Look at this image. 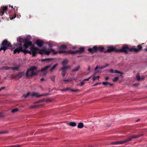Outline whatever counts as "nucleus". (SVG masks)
<instances>
[{
    "instance_id": "obj_1",
    "label": "nucleus",
    "mask_w": 147,
    "mask_h": 147,
    "mask_svg": "<svg viewBox=\"0 0 147 147\" xmlns=\"http://www.w3.org/2000/svg\"><path fill=\"white\" fill-rule=\"evenodd\" d=\"M25 39H26V41L25 42V44H24L23 47L25 49H26L29 46H32V42L29 41L31 39V36L28 35L26 36V38H25ZM11 49H14L13 51V53L14 54L16 53H19L22 51L25 54L28 53L32 54V56H35L38 52L40 54L46 55H49L50 53L56 54L58 53L57 51L53 49H43L39 50L38 48L34 47L33 46H31L30 51H28L26 49H23L22 45L20 43L17 45H15L12 47Z\"/></svg>"
},
{
    "instance_id": "obj_2",
    "label": "nucleus",
    "mask_w": 147,
    "mask_h": 147,
    "mask_svg": "<svg viewBox=\"0 0 147 147\" xmlns=\"http://www.w3.org/2000/svg\"><path fill=\"white\" fill-rule=\"evenodd\" d=\"M11 47V45L10 42H8L6 40H4L1 46L0 51L3 50L5 51L6 50L9 49V47Z\"/></svg>"
},
{
    "instance_id": "obj_3",
    "label": "nucleus",
    "mask_w": 147,
    "mask_h": 147,
    "mask_svg": "<svg viewBox=\"0 0 147 147\" xmlns=\"http://www.w3.org/2000/svg\"><path fill=\"white\" fill-rule=\"evenodd\" d=\"M36 68L35 67H33L27 70L26 73L27 77L31 76L36 74Z\"/></svg>"
},
{
    "instance_id": "obj_4",
    "label": "nucleus",
    "mask_w": 147,
    "mask_h": 147,
    "mask_svg": "<svg viewBox=\"0 0 147 147\" xmlns=\"http://www.w3.org/2000/svg\"><path fill=\"white\" fill-rule=\"evenodd\" d=\"M117 51H118V52H124L127 54L129 51H132V48H129L127 45H125L121 49H118Z\"/></svg>"
},
{
    "instance_id": "obj_5",
    "label": "nucleus",
    "mask_w": 147,
    "mask_h": 147,
    "mask_svg": "<svg viewBox=\"0 0 147 147\" xmlns=\"http://www.w3.org/2000/svg\"><path fill=\"white\" fill-rule=\"evenodd\" d=\"M57 65V64H56L54 65L52 67H51L50 65H49L45 67L44 68L42 69L40 71L42 72L45 75L47 73L46 70L48 68H49V70L51 71H53L54 69L56 68Z\"/></svg>"
},
{
    "instance_id": "obj_6",
    "label": "nucleus",
    "mask_w": 147,
    "mask_h": 147,
    "mask_svg": "<svg viewBox=\"0 0 147 147\" xmlns=\"http://www.w3.org/2000/svg\"><path fill=\"white\" fill-rule=\"evenodd\" d=\"M42 95H39L38 93L35 92L30 93L28 92L26 94H24L23 95V96L24 98H25L26 97L28 96H35L36 97H39L41 96Z\"/></svg>"
},
{
    "instance_id": "obj_7",
    "label": "nucleus",
    "mask_w": 147,
    "mask_h": 147,
    "mask_svg": "<svg viewBox=\"0 0 147 147\" xmlns=\"http://www.w3.org/2000/svg\"><path fill=\"white\" fill-rule=\"evenodd\" d=\"M84 48L82 47L80 48L78 51H73L70 50L67 51V53L71 54H74L78 52L80 53H82L84 51Z\"/></svg>"
},
{
    "instance_id": "obj_8",
    "label": "nucleus",
    "mask_w": 147,
    "mask_h": 147,
    "mask_svg": "<svg viewBox=\"0 0 147 147\" xmlns=\"http://www.w3.org/2000/svg\"><path fill=\"white\" fill-rule=\"evenodd\" d=\"M118 49H117L115 47L113 46H110L108 47L107 51L108 52H111V51H115L116 52H118L117 51Z\"/></svg>"
},
{
    "instance_id": "obj_9",
    "label": "nucleus",
    "mask_w": 147,
    "mask_h": 147,
    "mask_svg": "<svg viewBox=\"0 0 147 147\" xmlns=\"http://www.w3.org/2000/svg\"><path fill=\"white\" fill-rule=\"evenodd\" d=\"M88 50L91 53H93L97 51H98V49L96 46H94L92 48L89 49Z\"/></svg>"
},
{
    "instance_id": "obj_10",
    "label": "nucleus",
    "mask_w": 147,
    "mask_h": 147,
    "mask_svg": "<svg viewBox=\"0 0 147 147\" xmlns=\"http://www.w3.org/2000/svg\"><path fill=\"white\" fill-rule=\"evenodd\" d=\"M36 43L39 47H42L43 45V42L40 40H37Z\"/></svg>"
},
{
    "instance_id": "obj_11",
    "label": "nucleus",
    "mask_w": 147,
    "mask_h": 147,
    "mask_svg": "<svg viewBox=\"0 0 147 147\" xmlns=\"http://www.w3.org/2000/svg\"><path fill=\"white\" fill-rule=\"evenodd\" d=\"M138 49L134 48V47L132 48V52H138L140 50H141L142 49V47L140 45H139L137 46Z\"/></svg>"
},
{
    "instance_id": "obj_12",
    "label": "nucleus",
    "mask_w": 147,
    "mask_h": 147,
    "mask_svg": "<svg viewBox=\"0 0 147 147\" xmlns=\"http://www.w3.org/2000/svg\"><path fill=\"white\" fill-rule=\"evenodd\" d=\"M7 6H3L0 9V15L2 16L4 14L5 11L7 9Z\"/></svg>"
},
{
    "instance_id": "obj_13",
    "label": "nucleus",
    "mask_w": 147,
    "mask_h": 147,
    "mask_svg": "<svg viewBox=\"0 0 147 147\" xmlns=\"http://www.w3.org/2000/svg\"><path fill=\"white\" fill-rule=\"evenodd\" d=\"M109 72L110 73H118V74H122L123 73L117 70H114L113 69H110L109 70Z\"/></svg>"
},
{
    "instance_id": "obj_14",
    "label": "nucleus",
    "mask_w": 147,
    "mask_h": 147,
    "mask_svg": "<svg viewBox=\"0 0 147 147\" xmlns=\"http://www.w3.org/2000/svg\"><path fill=\"white\" fill-rule=\"evenodd\" d=\"M3 69L5 70H9V69H13V70H17L18 68L16 67H3Z\"/></svg>"
},
{
    "instance_id": "obj_15",
    "label": "nucleus",
    "mask_w": 147,
    "mask_h": 147,
    "mask_svg": "<svg viewBox=\"0 0 147 147\" xmlns=\"http://www.w3.org/2000/svg\"><path fill=\"white\" fill-rule=\"evenodd\" d=\"M67 125L72 127H74L76 126V123L75 122H70L67 123Z\"/></svg>"
},
{
    "instance_id": "obj_16",
    "label": "nucleus",
    "mask_w": 147,
    "mask_h": 147,
    "mask_svg": "<svg viewBox=\"0 0 147 147\" xmlns=\"http://www.w3.org/2000/svg\"><path fill=\"white\" fill-rule=\"evenodd\" d=\"M104 85H109L111 86H113V84L108 82H103L102 83Z\"/></svg>"
},
{
    "instance_id": "obj_17",
    "label": "nucleus",
    "mask_w": 147,
    "mask_h": 147,
    "mask_svg": "<svg viewBox=\"0 0 147 147\" xmlns=\"http://www.w3.org/2000/svg\"><path fill=\"white\" fill-rule=\"evenodd\" d=\"M18 40L19 42H24V44H25V42H26V39H25V38H20L18 39Z\"/></svg>"
},
{
    "instance_id": "obj_18",
    "label": "nucleus",
    "mask_w": 147,
    "mask_h": 147,
    "mask_svg": "<svg viewBox=\"0 0 147 147\" xmlns=\"http://www.w3.org/2000/svg\"><path fill=\"white\" fill-rule=\"evenodd\" d=\"M122 144V141H118V142H112L111 144Z\"/></svg>"
},
{
    "instance_id": "obj_19",
    "label": "nucleus",
    "mask_w": 147,
    "mask_h": 147,
    "mask_svg": "<svg viewBox=\"0 0 147 147\" xmlns=\"http://www.w3.org/2000/svg\"><path fill=\"white\" fill-rule=\"evenodd\" d=\"M64 69V68H62L61 69V70L62 71V74L63 77H64L65 76L66 74V70Z\"/></svg>"
},
{
    "instance_id": "obj_20",
    "label": "nucleus",
    "mask_w": 147,
    "mask_h": 147,
    "mask_svg": "<svg viewBox=\"0 0 147 147\" xmlns=\"http://www.w3.org/2000/svg\"><path fill=\"white\" fill-rule=\"evenodd\" d=\"M84 124L82 123L81 122L78 123V127L79 128H82L84 127Z\"/></svg>"
},
{
    "instance_id": "obj_21",
    "label": "nucleus",
    "mask_w": 147,
    "mask_h": 147,
    "mask_svg": "<svg viewBox=\"0 0 147 147\" xmlns=\"http://www.w3.org/2000/svg\"><path fill=\"white\" fill-rule=\"evenodd\" d=\"M131 138H128L125 140L122 141L123 144L129 142V141H131Z\"/></svg>"
},
{
    "instance_id": "obj_22",
    "label": "nucleus",
    "mask_w": 147,
    "mask_h": 147,
    "mask_svg": "<svg viewBox=\"0 0 147 147\" xmlns=\"http://www.w3.org/2000/svg\"><path fill=\"white\" fill-rule=\"evenodd\" d=\"M69 89L70 90H71L72 91H73V92H75V91H77L78 90H74L71 89H70L69 88H66V89H64L61 90V91H66L67 90H69Z\"/></svg>"
},
{
    "instance_id": "obj_23",
    "label": "nucleus",
    "mask_w": 147,
    "mask_h": 147,
    "mask_svg": "<svg viewBox=\"0 0 147 147\" xmlns=\"http://www.w3.org/2000/svg\"><path fill=\"white\" fill-rule=\"evenodd\" d=\"M68 61L67 59H64L62 62V64L63 65H64L66 64L68 62Z\"/></svg>"
},
{
    "instance_id": "obj_24",
    "label": "nucleus",
    "mask_w": 147,
    "mask_h": 147,
    "mask_svg": "<svg viewBox=\"0 0 147 147\" xmlns=\"http://www.w3.org/2000/svg\"><path fill=\"white\" fill-rule=\"evenodd\" d=\"M24 75V73L23 72L19 73L18 75L17 76L19 78H21L22 76Z\"/></svg>"
},
{
    "instance_id": "obj_25",
    "label": "nucleus",
    "mask_w": 147,
    "mask_h": 147,
    "mask_svg": "<svg viewBox=\"0 0 147 147\" xmlns=\"http://www.w3.org/2000/svg\"><path fill=\"white\" fill-rule=\"evenodd\" d=\"M80 66H78L76 68L72 70V71L73 72L77 71L79 70L80 69Z\"/></svg>"
},
{
    "instance_id": "obj_26",
    "label": "nucleus",
    "mask_w": 147,
    "mask_h": 147,
    "mask_svg": "<svg viewBox=\"0 0 147 147\" xmlns=\"http://www.w3.org/2000/svg\"><path fill=\"white\" fill-rule=\"evenodd\" d=\"M137 80L138 81L140 80V77L139 73H137L136 75Z\"/></svg>"
},
{
    "instance_id": "obj_27",
    "label": "nucleus",
    "mask_w": 147,
    "mask_h": 147,
    "mask_svg": "<svg viewBox=\"0 0 147 147\" xmlns=\"http://www.w3.org/2000/svg\"><path fill=\"white\" fill-rule=\"evenodd\" d=\"M93 75L94 76V77H93V80L94 81L95 80H96V78H97L98 80L99 79V78H100L99 76H97L95 77V74H94Z\"/></svg>"
},
{
    "instance_id": "obj_28",
    "label": "nucleus",
    "mask_w": 147,
    "mask_h": 147,
    "mask_svg": "<svg viewBox=\"0 0 147 147\" xmlns=\"http://www.w3.org/2000/svg\"><path fill=\"white\" fill-rule=\"evenodd\" d=\"M140 137V136L139 135H137L136 136H134L131 137H130L131 139L132 140L133 139L135 138H138Z\"/></svg>"
},
{
    "instance_id": "obj_29",
    "label": "nucleus",
    "mask_w": 147,
    "mask_h": 147,
    "mask_svg": "<svg viewBox=\"0 0 147 147\" xmlns=\"http://www.w3.org/2000/svg\"><path fill=\"white\" fill-rule=\"evenodd\" d=\"M18 110V109H15L12 110L11 112L12 113H15L17 112Z\"/></svg>"
},
{
    "instance_id": "obj_30",
    "label": "nucleus",
    "mask_w": 147,
    "mask_h": 147,
    "mask_svg": "<svg viewBox=\"0 0 147 147\" xmlns=\"http://www.w3.org/2000/svg\"><path fill=\"white\" fill-rule=\"evenodd\" d=\"M55 76H52L50 77V79L51 80L53 81V82H54L55 81Z\"/></svg>"
},
{
    "instance_id": "obj_31",
    "label": "nucleus",
    "mask_w": 147,
    "mask_h": 147,
    "mask_svg": "<svg viewBox=\"0 0 147 147\" xmlns=\"http://www.w3.org/2000/svg\"><path fill=\"white\" fill-rule=\"evenodd\" d=\"M98 51L100 50V51H102L104 49V47H102L100 46V47H98Z\"/></svg>"
},
{
    "instance_id": "obj_32",
    "label": "nucleus",
    "mask_w": 147,
    "mask_h": 147,
    "mask_svg": "<svg viewBox=\"0 0 147 147\" xmlns=\"http://www.w3.org/2000/svg\"><path fill=\"white\" fill-rule=\"evenodd\" d=\"M119 78L118 77H116L113 79V81L114 82H116L118 80Z\"/></svg>"
},
{
    "instance_id": "obj_33",
    "label": "nucleus",
    "mask_w": 147,
    "mask_h": 147,
    "mask_svg": "<svg viewBox=\"0 0 147 147\" xmlns=\"http://www.w3.org/2000/svg\"><path fill=\"white\" fill-rule=\"evenodd\" d=\"M71 66H67L64 67L63 68H64V69L66 70L67 69L71 68Z\"/></svg>"
},
{
    "instance_id": "obj_34",
    "label": "nucleus",
    "mask_w": 147,
    "mask_h": 147,
    "mask_svg": "<svg viewBox=\"0 0 147 147\" xmlns=\"http://www.w3.org/2000/svg\"><path fill=\"white\" fill-rule=\"evenodd\" d=\"M66 48V47L64 45H62L61 47L60 48L61 49H65Z\"/></svg>"
},
{
    "instance_id": "obj_35",
    "label": "nucleus",
    "mask_w": 147,
    "mask_h": 147,
    "mask_svg": "<svg viewBox=\"0 0 147 147\" xmlns=\"http://www.w3.org/2000/svg\"><path fill=\"white\" fill-rule=\"evenodd\" d=\"M48 45L50 47H52L53 46V45L52 42H49Z\"/></svg>"
},
{
    "instance_id": "obj_36",
    "label": "nucleus",
    "mask_w": 147,
    "mask_h": 147,
    "mask_svg": "<svg viewBox=\"0 0 147 147\" xmlns=\"http://www.w3.org/2000/svg\"><path fill=\"white\" fill-rule=\"evenodd\" d=\"M101 83H102L101 82H100V83L97 82V83H96L93 86H96L98 85H99V84H101Z\"/></svg>"
},
{
    "instance_id": "obj_37",
    "label": "nucleus",
    "mask_w": 147,
    "mask_h": 147,
    "mask_svg": "<svg viewBox=\"0 0 147 147\" xmlns=\"http://www.w3.org/2000/svg\"><path fill=\"white\" fill-rule=\"evenodd\" d=\"M84 81H83L80 82V85L81 86H82L83 85H84Z\"/></svg>"
},
{
    "instance_id": "obj_38",
    "label": "nucleus",
    "mask_w": 147,
    "mask_h": 147,
    "mask_svg": "<svg viewBox=\"0 0 147 147\" xmlns=\"http://www.w3.org/2000/svg\"><path fill=\"white\" fill-rule=\"evenodd\" d=\"M45 101L46 102H50L51 101V100L50 98L47 99Z\"/></svg>"
},
{
    "instance_id": "obj_39",
    "label": "nucleus",
    "mask_w": 147,
    "mask_h": 147,
    "mask_svg": "<svg viewBox=\"0 0 147 147\" xmlns=\"http://www.w3.org/2000/svg\"><path fill=\"white\" fill-rule=\"evenodd\" d=\"M108 65H109L108 64H107L106 66H102V67H100V69H102L103 68H105V67H106L107 66H108Z\"/></svg>"
},
{
    "instance_id": "obj_40",
    "label": "nucleus",
    "mask_w": 147,
    "mask_h": 147,
    "mask_svg": "<svg viewBox=\"0 0 147 147\" xmlns=\"http://www.w3.org/2000/svg\"><path fill=\"white\" fill-rule=\"evenodd\" d=\"M144 78H145L144 76L140 78V80H142V81L143 80H144Z\"/></svg>"
},
{
    "instance_id": "obj_41",
    "label": "nucleus",
    "mask_w": 147,
    "mask_h": 147,
    "mask_svg": "<svg viewBox=\"0 0 147 147\" xmlns=\"http://www.w3.org/2000/svg\"><path fill=\"white\" fill-rule=\"evenodd\" d=\"M36 107L35 106H31L30 107L31 108L33 109V108H34Z\"/></svg>"
},
{
    "instance_id": "obj_42",
    "label": "nucleus",
    "mask_w": 147,
    "mask_h": 147,
    "mask_svg": "<svg viewBox=\"0 0 147 147\" xmlns=\"http://www.w3.org/2000/svg\"><path fill=\"white\" fill-rule=\"evenodd\" d=\"M99 68V67H98V66H96V67L95 68V70H97L98 68Z\"/></svg>"
},
{
    "instance_id": "obj_43",
    "label": "nucleus",
    "mask_w": 147,
    "mask_h": 147,
    "mask_svg": "<svg viewBox=\"0 0 147 147\" xmlns=\"http://www.w3.org/2000/svg\"><path fill=\"white\" fill-rule=\"evenodd\" d=\"M21 16H20V14H19V15H17V17L18 18H19Z\"/></svg>"
},
{
    "instance_id": "obj_44",
    "label": "nucleus",
    "mask_w": 147,
    "mask_h": 147,
    "mask_svg": "<svg viewBox=\"0 0 147 147\" xmlns=\"http://www.w3.org/2000/svg\"><path fill=\"white\" fill-rule=\"evenodd\" d=\"M49 59H42V61H46L47 60H49Z\"/></svg>"
},
{
    "instance_id": "obj_45",
    "label": "nucleus",
    "mask_w": 147,
    "mask_h": 147,
    "mask_svg": "<svg viewBox=\"0 0 147 147\" xmlns=\"http://www.w3.org/2000/svg\"><path fill=\"white\" fill-rule=\"evenodd\" d=\"M63 81L64 82H69V81L68 80H63Z\"/></svg>"
},
{
    "instance_id": "obj_46",
    "label": "nucleus",
    "mask_w": 147,
    "mask_h": 147,
    "mask_svg": "<svg viewBox=\"0 0 147 147\" xmlns=\"http://www.w3.org/2000/svg\"><path fill=\"white\" fill-rule=\"evenodd\" d=\"M4 88H5V87H1V88H0V90H1V91L2 90H3V89H4Z\"/></svg>"
},
{
    "instance_id": "obj_47",
    "label": "nucleus",
    "mask_w": 147,
    "mask_h": 147,
    "mask_svg": "<svg viewBox=\"0 0 147 147\" xmlns=\"http://www.w3.org/2000/svg\"><path fill=\"white\" fill-rule=\"evenodd\" d=\"M63 52H64V51H59L58 52V53H63Z\"/></svg>"
},
{
    "instance_id": "obj_48",
    "label": "nucleus",
    "mask_w": 147,
    "mask_h": 147,
    "mask_svg": "<svg viewBox=\"0 0 147 147\" xmlns=\"http://www.w3.org/2000/svg\"><path fill=\"white\" fill-rule=\"evenodd\" d=\"M109 78V77L108 76L107 77L105 78V79L106 80H108Z\"/></svg>"
},
{
    "instance_id": "obj_49",
    "label": "nucleus",
    "mask_w": 147,
    "mask_h": 147,
    "mask_svg": "<svg viewBox=\"0 0 147 147\" xmlns=\"http://www.w3.org/2000/svg\"><path fill=\"white\" fill-rule=\"evenodd\" d=\"M89 80V79H88V78H86V79H84L83 80V81H88Z\"/></svg>"
},
{
    "instance_id": "obj_50",
    "label": "nucleus",
    "mask_w": 147,
    "mask_h": 147,
    "mask_svg": "<svg viewBox=\"0 0 147 147\" xmlns=\"http://www.w3.org/2000/svg\"><path fill=\"white\" fill-rule=\"evenodd\" d=\"M40 80L41 82H42V81H44V79L43 78H42L40 79Z\"/></svg>"
},
{
    "instance_id": "obj_51",
    "label": "nucleus",
    "mask_w": 147,
    "mask_h": 147,
    "mask_svg": "<svg viewBox=\"0 0 147 147\" xmlns=\"http://www.w3.org/2000/svg\"><path fill=\"white\" fill-rule=\"evenodd\" d=\"M138 85H139V84H134V86H138Z\"/></svg>"
},
{
    "instance_id": "obj_52",
    "label": "nucleus",
    "mask_w": 147,
    "mask_h": 147,
    "mask_svg": "<svg viewBox=\"0 0 147 147\" xmlns=\"http://www.w3.org/2000/svg\"><path fill=\"white\" fill-rule=\"evenodd\" d=\"M16 17V15H15V16L13 18H12L11 19V20H13V19H14V18H15V17ZM10 19H11V18H10Z\"/></svg>"
},
{
    "instance_id": "obj_53",
    "label": "nucleus",
    "mask_w": 147,
    "mask_h": 147,
    "mask_svg": "<svg viewBox=\"0 0 147 147\" xmlns=\"http://www.w3.org/2000/svg\"><path fill=\"white\" fill-rule=\"evenodd\" d=\"M76 48V47H73V48H72V49H75Z\"/></svg>"
},
{
    "instance_id": "obj_54",
    "label": "nucleus",
    "mask_w": 147,
    "mask_h": 147,
    "mask_svg": "<svg viewBox=\"0 0 147 147\" xmlns=\"http://www.w3.org/2000/svg\"><path fill=\"white\" fill-rule=\"evenodd\" d=\"M98 72H100V71H96V73H98Z\"/></svg>"
},
{
    "instance_id": "obj_55",
    "label": "nucleus",
    "mask_w": 147,
    "mask_h": 147,
    "mask_svg": "<svg viewBox=\"0 0 147 147\" xmlns=\"http://www.w3.org/2000/svg\"><path fill=\"white\" fill-rule=\"evenodd\" d=\"M88 70H90V67H88Z\"/></svg>"
},
{
    "instance_id": "obj_56",
    "label": "nucleus",
    "mask_w": 147,
    "mask_h": 147,
    "mask_svg": "<svg viewBox=\"0 0 147 147\" xmlns=\"http://www.w3.org/2000/svg\"><path fill=\"white\" fill-rule=\"evenodd\" d=\"M91 77V76H90V77H89V78H88V79H89V80L90 78Z\"/></svg>"
},
{
    "instance_id": "obj_57",
    "label": "nucleus",
    "mask_w": 147,
    "mask_h": 147,
    "mask_svg": "<svg viewBox=\"0 0 147 147\" xmlns=\"http://www.w3.org/2000/svg\"><path fill=\"white\" fill-rule=\"evenodd\" d=\"M145 51H147V49H145Z\"/></svg>"
},
{
    "instance_id": "obj_58",
    "label": "nucleus",
    "mask_w": 147,
    "mask_h": 147,
    "mask_svg": "<svg viewBox=\"0 0 147 147\" xmlns=\"http://www.w3.org/2000/svg\"><path fill=\"white\" fill-rule=\"evenodd\" d=\"M138 120H139V119H138L137 120V121H138Z\"/></svg>"
},
{
    "instance_id": "obj_59",
    "label": "nucleus",
    "mask_w": 147,
    "mask_h": 147,
    "mask_svg": "<svg viewBox=\"0 0 147 147\" xmlns=\"http://www.w3.org/2000/svg\"><path fill=\"white\" fill-rule=\"evenodd\" d=\"M11 7L12 8H13V6H11Z\"/></svg>"
},
{
    "instance_id": "obj_60",
    "label": "nucleus",
    "mask_w": 147,
    "mask_h": 147,
    "mask_svg": "<svg viewBox=\"0 0 147 147\" xmlns=\"http://www.w3.org/2000/svg\"><path fill=\"white\" fill-rule=\"evenodd\" d=\"M1 115L0 114V116H1Z\"/></svg>"
},
{
    "instance_id": "obj_61",
    "label": "nucleus",
    "mask_w": 147,
    "mask_h": 147,
    "mask_svg": "<svg viewBox=\"0 0 147 147\" xmlns=\"http://www.w3.org/2000/svg\"><path fill=\"white\" fill-rule=\"evenodd\" d=\"M1 91V90H0V91Z\"/></svg>"
}]
</instances>
